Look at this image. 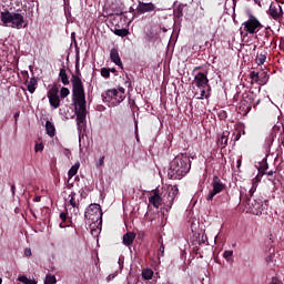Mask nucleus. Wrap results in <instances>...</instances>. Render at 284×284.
<instances>
[{
  "instance_id": "obj_1",
  "label": "nucleus",
  "mask_w": 284,
  "mask_h": 284,
  "mask_svg": "<svg viewBox=\"0 0 284 284\" xmlns=\"http://www.w3.org/2000/svg\"><path fill=\"white\" fill-rule=\"evenodd\" d=\"M192 168L190 155L187 153L178 154L172 161L169 170V176L173 180H180L186 175Z\"/></svg>"
},
{
  "instance_id": "obj_2",
  "label": "nucleus",
  "mask_w": 284,
  "mask_h": 284,
  "mask_svg": "<svg viewBox=\"0 0 284 284\" xmlns=\"http://www.w3.org/2000/svg\"><path fill=\"white\" fill-rule=\"evenodd\" d=\"M0 19L4 27H11L16 29H23L27 27L24 16L21 13L4 10L3 12H0Z\"/></svg>"
},
{
  "instance_id": "obj_3",
  "label": "nucleus",
  "mask_w": 284,
  "mask_h": 284,
  "mask_svg": "<svg viewBox=\"0 0 284 284\" xmlns=\"http://www.w3.org/2000/svg\"><path fill=\"white\" fill-rule=\"evenodd\" d=\"M77 74H72V100L85 98L84 83L81 80V72L79 67H75Z\"/></svg>"
},
{
  "instance_id": "obj_4",
  "label": "nucleus",
  "mask_w": 284,
  "mask_h": 284,
  "mask_svg": "<svg viewBox=\"0 0 284 284\" xmlns=\"http://www.w3.org/2000/svg\"><path fill=\"white\" fill-rule=\"evenodd\" d=\"M178 195L179 187L176 185H169L166 189L163 190L162 196L164 211L170 212Z\"/></svg>"
},
{
  "instance_id": "obj_5",
  "label": "nucleus",
  "mask_w": 284,
  "mask_h": 284,
  "mask_svg": "<svg viewBox=\"0 0 284 284\" xmlns=\"http://www.w3.org/2000/svg\"><path fill=\"white\" fill-rule=\"evenodd\" d=\"M246 202L253 215L258 216V215H262L263 212L267 211V206H268L267 199H265L264 201L261 197H256L252 200L251 197H248V195H246Z\"/></svg>"
},
{
  "instance_id": "obj_6",
  "label": "nucleus",
  "mask_w": 284,
  "mask_h": 284,
  "mask_svg": "<svg viewBox=\"0 0 284 284\" xmlns=\"http://www.w3.org/2000/svg\"><path fill=\"white\" fill-rule=\"evenodd\" d=\"M102 210L100 204H90L85 211L84 217L92 224H102Z\"/></svg>"
},
{
  "instance_id": "obj_7",
  "label": "nucleus",
  "mask_w": 284,
  "mask_h": 284,
  "mask_svg": "<svg viewBox=\"0 0 284 284\" xmlns=\"http://www.w3.org/2000/svg\"><path fill=\"white\" fill-rule=\"evenodd\" d=\"M211 185H212V190L206 197L207 201H213L216 194H220L225 190V184H223V181L217 175L213 176Z\"/></svg>"
},
{
  "instance_id": "obj_8",
  "label": "nucleus",
  "mask_w": 284,
  "mask_h": 284,
  "mask_svg": "<svg viewBox=\"0 0 284 284\" xmlns=\"http://www.w3.org/2000/svg\"><path fill=\"white\" fill-rule=\"evenodd\" d=\"M244 27V31L250 34L257 33L261 28H263V24L261 21H258L254 16H251L247 21L242 23Z\"/></svg>"
},
{
  "instance_id": "obj_9",
  "label": "nucleus",
  "mask_w": 284,
  "mask_h": 284,
  "mask_svg": "<svg viewBox=\"0 0 284 284\" xmlns=\"http://www.w3.org/2000/svg\"><path fill=\"white\" fill-rule=\"evenodd\" d=\"M282 129H283V131L281 132ZM277 134H278V136H277ZM276 138H277V142L284 143V124H282V123L275 124L272 128V132H271L268 141L271 143H274L276 141Z\"/></svg>"
},
{
  "instance_id": "obj_10",
  "label": "nucleus",
  "mask_w": 284,
  "mask_h": 284,
  "mask_svg": "<svg viewBox=\"0 0 284 284\" xmlns=\"http://www.w3.org/2000/svg\"><path fill=\"white\" fill-rule=\"evenodd\" d=\"M268 16H271V18L274 20L283 19V8L280 4V2H277V1L271 2Z\"/></svg>"
},
{
  "instance_id": "obj_11",
  "label": "nucleus",
  "mask_w": 284,
  "mask_h": 284,
  "mask_svg": "<svg viewBox=\"0 0 284 284\" xmlns=\"http://www.w3.org/2000/svg\"><path fill=\"white\" fill-rule=\"evenodd\" d=\"M209 82L210 81L207 78V72H199L194 77V84L199 89H205L206 87H209V89L211 90Z\"/></svg>"
},
{
  "instance_id": "obj_12",
  "label": "nucleus",
  "mask_w": 284,
  "mask_h": 284,
  "mask_svg": "<svg viewBox=\"0 0 284 284\" xmlns=\"http://www.w3.org/2000/svg\"><path fill=\"white\" fill-rule=\"evenodd\" d=\"M138 7L135 9L138 16L146 14V12H153L156 9V6L153 2H138Z\"/></svg>"
},
{
  "instance_id": "obj_13",
  "label": "nucleus",
  "mask_w": 284,
  "mask_h": 284,
  "mask_svg": "<svg viewBox=\"0 0 284 284\" xmlns=\"http://www.w3.org/2000/svg\"><path fill=\"white\" fill-rule=\"evenodd\" d=\"M149 203L153 207L160 209L163 205V192L160 193L159 190H155L153 195L149 197Z\"/></svg>"
},
{
  "instance_id": "obj_14",
  "label": "nucleus",
  "mask_w": 284,
  "mask_h": 284,
  "mask_svg": "<svg viewBox=\"0 0 284 284\" xmlns=\"http://www.w3.org/2000/svg\"><path fill=\"white\" fill-rule=\"evenodd\" d=\"M254 99L252 97H246L240 102V111L244 115L248 114L252 111Z\"/></svg>"
},
{
  "instance_id": "obj_15",
  "label": "nucleus",
  "mask_w": 284,
  "mask_h": 284,
  "mask_svg": "<svg viewBox=\"0 0 284 284\" xmlns=\"http://www.w3.org/2000/svg\"><path fill=\"white\" fill-rule=\"evenodd\" d=\"M103 97L108 102H111V100H115L116 103L123 102V98H120L121 94L116 89L108 90Z\"/></svg>"
},
{
  "instance_id": "obj_16",
  "label": "nucleus",
  "mask_w": 284,
  "mask_h": 284,
  "mask_svg": "<svg viewBox=\"0 0 284 284\" xmlns=\"http://www.w3.org/2000/svg\"><path fill=\"white\" fill-rule=\"evenodd\" d=\"M74 112L87 113V101L84 98L73 100Z\"/></svg>"
},
{
  "instance_id": "obj_17",
  "label": "nucleus",
  "mask_w": 284,
  "mask_h": 284,
  "mask_svg": "<svg viewBox=\"0 0 284 284\" xmlns=\"http://www.w3.org/2000/svg\"><path fill=\"white\" fill-rule=\"evenodd\" d=\"M77 193L72 192L69 197L70 201H69V205L73 207V214H74V217H78L79 215V207H80V202H79V199H77Z\"/></svg>"
},
{
  "instance_id": "obj_18",
  "label": "nucleus",
  "mask_w": 284,
  "mask_h": 284,
  "mask_svg": "<svg viewBox=\"0 0 284 284\" xmlns=\"http://www.w3.org/2000/svg\"><path fill=\"white\" fill-rule=\"evenodd\" d=\"M110 59L111 62H113L114 64L119 65L120 69H123V62L120 58L119 51L116 48H112L110 51Z\"/></svg>"
},
{
  "instance_id": "obj_19",
  "label": "nucleus",
  "mask_w": 284,
  "mask_h": 284,
  "mask_svg": "<svg viewBox=\"0 0 284 284\" xmlns=\"http://www.w3.org/2000/svg\"><path fill=\"white\" fill-rule=\"evenodd\" d=\"M71 211H72V209H68V206H67L65 212H61L59 214V217L62 221V223H60V227H64L65 224H63V223H67L68 220L70 223V220L73 219V213Z\"/></svg>"
},
{
  "instance_id": "obj_20",
  "label": "nucleus",
  "mask_w": 284,
  "mask_h": 284,
  "mask_svg": "<svg viewBox=\"0 0 284 284\" xmlns=\"http://www.w3.org/2000/svg\"><path fill=\"white\" fill-rule=\"evenodd\" d=\"M242 133L245 134V125L243 124H237L235 128V132H233V135L231 138L232 142H236L241 139Z\"/></svg>"
},
{
  "instance_id": "obj_21",
  "label": "nucleus",
  "mask_w": 284,
  "mask_h": 284,
  "mask_svg": "<svg viewBox=\"0 0 284 284\" xmlns=\"http://www.w3.org/2000/svg\"><path fill=\"white\" fill-rule=\"evenodd\" d=\"M136 237V233L134 232H126L123 237L122 242L125 246H131Z\"/></svg>"
},
{
  "instance_id": "obj_22",
  "label": "nucleus",
  "mask_w": 284,
  "mask_h": 284,
  "mask_svg": "<svg viewBox=\"0 0 284 284\" xmlns=\"http://www.w3.org/2000/svg\"><path fill=\"white\" fill-rule=\"evenodd\" d=\"M59 79L63 83V85H70V77L68 75V72L64 67L60 68Z\"/></svg>"
},
{
  "instance_id": "obj_23",
  "label": "nucleus",
  "mask_w": 284,
  "mask_h": 284,
  "mask_svg": "<svg viewBox=\"0 0 284 284\" xmlns=\"http://www.w3.org/2000/svg\"><path fill=\"white\" fill-rule=\"evenodd\" d=\"M273 30L271 28L265 29L264 31H262V44L263 45H268V42L271 41V38L273 37Z\"/></svg>"
},
{
  "instance_id": "obj_24",
  "label": "nucleus",
  "mask_w": 284,
  "mask_h": 284,
  "mask_svg": "<svg viewBox=\"0 0 284 284\" xmlns=\"http://www.w3.org/2000/svg\"><path fill=\"white\" fill-rule=\"evenodd\" d=\"M184 4H179L175 7V9L173 10V14L175 19H182L184 17Z\"/></svg>"
},
{
  "instance_id": "obj_25",
  "label": "nucleus",
  "mask_w": 284,
  "mask_h": 284,
  "mask_svg": "<svg viewBox=\"0 0 284 284\" xmlns=\"http://www.w3.org/2000/svg\"><path fill=\"white\" fill-rule=\"evenodd\" d=\"M38 87V80L36 77L30 78V81L28 82V91L30 94H33Z\"/></svg>"
},
{
  "instance_id": "obj_26",
  "label": "nucleus",
  "mask_w": 284,
  "mask_h": 284,
  "mask_svg": "<svg viewBox=\"0 0 284 284\" xmlns=\"http://www.w3.org/2000/svg\"><path fill=\"white\" fill-rule=\"evenodd\" d=\"M45 131L50 138L55 136V125L51 123L49 120L45 122Z\"/></svg>"
},
{
  "instance_id": "obj_27",
  "label": "nucleus",
  "mask_w": 284,
  "mask_h": 284,
  "mask_svg": "<svg viewBox=\"0 0 284 284\" xmlns=\"http://www.w3.org/2000/svg\"><path fill=\"white\" fill-rule=\"evenodd\" d=\"M270 77L267 74V71H261L258 72V85H265L267 83Z\"/></svg>"
},
{
  "instance_id": "obj_28",
  "label": "nucleus",
  "mask_w": 284,
  "mask_h": 284,
  "mask_svg": "<svg viewBox=\"0 0 284 284\" xmlns=\"http://www.w3.org/2000/svg\"><path fill=\"white\" fill-rule=\"evenodd\" d=\"M266 60H267V52L266 51H262L261 53H257L255 62L258 65H262V64H264L266 62Z\"/></svg>"
},
{
  "instance_id": "obj_29",
  "label": "nucleus",
  "mask_w": 284,
  "mask_h": 284,
  "mask_svg": "<svg viewBox=\"0 0 284 284\" xmlns=\"http://www.w3.org/2000/svg\"><path fill=\"white\" fill-rule=\"evenodd\" d=\"M49 99V102H50V105L57 110L60 105H61V99L59 95L57 97H50L48 98Z\"/></svg>"
},
{
  "instance_id": "obj_30",
  "label": "nucleus",
  "mask_w": 284,
  "mask_h": 284,
  "mask_svg": "<svg viewBox=\"0 0 284 284\" xmlns=\"http://www.w3.org/2000/svg\"><path fill=\"white\" fill-rule=\"evenodd\" d=\"M158 244L160 245V247L158 248V258H161V256H164V253H165V246L163 244L162 236L158 237Z\"/></svg>"
},
{
  "instance_id": "obj_31",
  "label": "nucleus",
  "mask_w": 284,
  "mask_h": 284,
  "mask_svg": "<svg viewBox=\"0 0 284 284\" xmlns=\"http://www.w3.org/2000/svg\"><path fill=\"white\" fill-rule=\"evenodd\" d=\"M80 162L73 164V166L68 171L69 179L75 176L79 173Z\"/></svg>"
},
{
  "instance_id": "obj_32",
  "label": "nucleus",
  "mask_w": 284,
  "mask_h": 284,
  "mask_svg": "<svg viewBox=\"0 0 284 284\" xmlns=\"http://www.w3.org/2000/svg\"><path fill=\"white\" fill-rule=\"evenodd\" d=\"M154 276V272L152 268H143L142 271V277L146 281L152 280Z\"/></svg>"
},
{
  "instance_id": "obj_33",
  "label": "nucleus",
  "mask_w": 284,
  "mask_h": 284,
  "mask_svg": "<svg viewBox=\"0 0 284 284\" xmlns=\"http://www.w3.org/2000/svg\"><path fill=\"white\" fill-rule=\"evenodd\" d=\"M257 169L260 173L266 174V170L268 169L267 159H263Z\"/></svg>"
},
{
  "instance_id": "obj_34",
  "label": "nucleus",
  "mask_w": 284,
  "mask_h": 284,
  "mask_svg": "<svg viewBox=\"0 0 284 284\" xmlns=\"http://www.w3.org/2000/svg\"><path fill=\"white\" fill-rule=\"evenodd\" d=\"M113 33L118 37L124 38L128 37L130 34V31L128 29H114Z\"/></svg>"
},
{
  "instance_id": "obj_35",
  "label": "nucleus",
  "mask_w": 284,
  "mask_h": 284,
  "mask_svg": "<svg viewBox=\"0 0 284 284\" xmlns=\"http://www.w3.org/2000/svg\"><path fill=\"white\" fill-rule=\"evenodd\" d=\"M59 95V88L57 84H53L51 89L48 91V98H54Z\"/></svg>"
},
{
  "instance_id": "obj_36",
  "label": "nucleus",
  "mask_w": 284,
  "mask_h": 284,
  "mask_svg": "<svg viewBox=\"0 0 284 284\" xmlns=\"http://www.w3.org/2000/svg\"><path fill=\"white\" fill-rule=\"evenodd\" d=\"M250 79H251V83H260V72L256 71H252L250 72Z\"/></svg>"
},
{
  "instance_id": "obj_37",
  "label": "nucleus",
  "mask_w": 284,
  "mask_h": 284,
  "mask_svg": "<svg viewBox=\"0 0 284 284\" xmlns=\"http://www.w3.org/2000/svg\"><path fill=\"white\" fill-rule=\"evenodd\" d=\"M78 124H82L85 122L87 113L75 112Z\"/></svg>"
},
{
  "instance_id": "obj_38",
  "label": "nucleus",
  "mask_w": 284,
  "mask_h": 284,
  "mask_svg": "<svg viewBox=\"0 0 284 284\" xmlns=\"http://www.w3.org/2000/svg\"><path fill=\"white\" fill-rule=\"evenodd\" d=\"M230 132L225 131L221 134L217 142L220 143H229Z\"/></svg>"
},
{
  "instance_id": "obj_39",
  "label": "nucleus",
  "mask_w": 284,
  "mask_h": 284,
  "mask_svg": "<svg viewBox=\"0 0 284 284\" xmlns=\"http://www.w3.org/2000/svg\"><path fill=\"white\" fill-rule=\"evenodd\" d=\"M57 277L55 275L48 274L44 278V284H55Z\"/></svg>"
},
{
  "instance_id": "obj_40",
  "label": "nucleus",
  "mask_w": 284,
  "mask_h": 284,
  "mask_svg": "<svg viewBox=\"0 0 284 284\" xmlns=\"http://www.w3.org/2000/svg\"><path fill=\"white\" fill-rule=\"evenodd\" d=\"M19 281L24 284H37V282L34 280H29V277L26 275L20 276Z\"/></svg>"
},
{
  "instance_id": "obj_41",
  "label": "nucleus",
  "mask_w": 284,
  "mask_h": 284,
  "mask_svg": "<svg viewBox=\"0 0 284 284\" xmlns=\"http://www.w3.org/2000/svg\"><path fill=\"white\" fill-rule=\"evenodd\" d=\"M257 186L258 185L256 184V182H252V187L248 190V194H247L248 199L253 197V194L256 192Z\"/></svg>"
},
{
  "instance_id": "obj_42",
  "label": "nucleus",
  "mask_w": 284,
  "mask_h": 284,
  "mask_svg": "<svg viewBox=\"0 0 284 284\" xmlns=\"http://www.w3.org/2000/svg\"><path fill=\"white\" fill-rule=\"evenodd\" d=\"M111 68H102L101 69V77L104 79L110 78Z\"/></svg>"
},
{
  "instance_id": "obj_43",
  "label": "nucleus",
  "mask_w": 284,
  "mask_h": 284,
  "mask_svg": "<svg viewBox=\"0 0 284 284\" xmlns=\"http://www.w3.org/2000/svg\"><path fill=\"white\" fill-rule=\"evenodd\" d=\"M70 95V89H68V88H62L61 90H60V98L61 99H65V98H68Z\"/></svg>"
},
{
  "instance_id": "obj_44",
  "label": "nucleus",
  "mask_w": 284,
  "mask_h": 284,
  "mask_svg": "<svg viewBox=\"0 0 284 284\" xmlns=\"http://www.w3.org/2000/svg\"><path fill=\"white\" fill-rule=\"evenodd\" d=\"M268 252L271 253V255H268V256L266 257V262H267V263H268V262H273V258H274V255H275V247H273V245H271Z\"/></svg>"
},
{
  "instance_id": "obj_45",
  "label": "nucleus",
  "mask_w": 284,
  "mask_h": 284,
  "mask_svg": "<svg viewBox=\"0 0 284 284\" xmlns=\"http://www.w3.org/2000/svg\"><path fill=\"white\" fill-rule=\"evenodd\" d=\"M227 112L225 110H220L219 113H217V119L221 120V121H224L227 119Z\"/></svg>"
},
{
  "instance_id": "obj_46",
  "label": "nucleus",
  "mask_w": 284,
  "mask_h": 284,
  "mask_svg": "<svg viewBox=\"0 0 284 284\" xmlns=\"http://www.w3.org/2000/svg\"><path fill=\"white\" fill-rule=\"evenodd\" d=\"M268 48H275L276 47V41H275V33H272V37L270 38V42L267 44Z\"/></svg>"
},
{
  "instance_id": "obj_47",
  "label": "nucleus",
  "mask_w": 284,
  "mask_h": 284,
  "mask_svg": "<svg viewBox=\"0 0 284 284\" xmlns=\"http://www.w3.org/2000/svg\"><path fill=\"white\" fill-rule=\"evenodd\" d=\"M233 254H234L233 251H231V250H225L223 256H224V258H225L226 261H230V258L232 257Z\"/></svg>"
},
{
  "instance_id": "obj_48",
  "label": "nucleus",
  "mask_w": 284,
  "mask_h": 284,
  "mask_svg": "<svg viewBox=\"0 0 284 284\" xmlns=\"http://www.w3.org/2000/svg\"><path fill=\"white\" fill-rule=\"evenodd\" d=\"M43 149H44L43 143H36V146H34L36 152H41L43 151Z\"/></svg>"
},
{
  "instance_id": "obj_49",
  "label": "nucleus",
  "mask_w": 284,
  "mask_h": 284,
  "mask_svg": "<svg viewBox=\"0 0 284 284\" xmlns=\"http://www.w3.org/2000/svg\"><path fill=\"white\" fill-rule=\"evenodd\" d=\"M119 94H120V99L124 100L125 99V90L123 88H119Z\"/></svg>"
},
{
  "instance_id": "obj_50",
  "label": "nucleus",
  "mask_w": 284,
  "mask_h": 284,
  "mask_svg": "<svg viewBox=\"0 0 284 284\" xmlns=\"http://www.w3.org/2000/svg\"><path fill=\"white\" fill-rule=\"evenodd\" d=\"M210 97V93L206 94V90L202 89L201 97L199 99L203 100L204 98L207 99Z\"/></svg>"
},
{
  "instance_id": "obj_51",
  "label": "nucleus",
  "mask_w": 284,
  "mask_h": 284,
  "mask_svg": "<svg viewBox=\"0 0 284 284\" xmlns=\"http://www.w3.org/2000/svg\"><path fill=\"white\" fill-rule=\"evenodd\" d=\"M280 283H281V281L277 276L272 277L271 284H280Z\"/></svg>"
},
{
  "instance_id": "obj_52",
  "label": "nucleus",
  "mask_w": 284,
  "mask_h": 284,
  "mask_svg": "<svg viewBox=\"0 0 284 284\" xmlns=\"http://www.w3.org/2000/svg\"><path fill=\"white\" fill-rule=\"evenodd\" d=\"M104 160H105V155H102V156L99 159L98 166H103Z\"/></svg>"
},
{
  "instance_id": "obj_53",
  "label": "nucleus",
  "mask_w": 284,
  "mask_h": 284,
  "mask_svg": "<svg viewBox=\"0 0 284 284\" xmlns=\"http://www.w3.org/2000/svg\"><path fill=\"white\" fill-rule=\"evenodd\" d=\"M207 242V236H205V235H202V239L201 240H199V244L201 245V244H205Z\"/></svg>"
},
{
  "instance_id": "obj_54",
  "label": "nucleus",
  "mask_w": 284,
  "mask_h": 284,
  "mask_svg": "<svg viewBox=\"0 0 284 284\" xmlns=\"http://www.w3.org/2000/svg\"><path fill=\"white\" fill-rule=\"evenodd\" d=\"M260 182H261V176H260V175H256V176L253 179V183H255V185H258Z\"/></svg>"
},
{
  "instance_id": "obj_55",
  "label": "nucleus",
  "mask_w": 284,
  "mask_h": 284,
  "mask_svg": "<svg viewBox=\"0 0 284 284\" xmlns=\"http://www.w3.org/2000/svg\"><path fill=\"white\" fill-rule=\"evenodd\" d=\"M24 254H26L27 256H32V250H31V248H26V250H24Z\"/></svg>"
},
{
  "instance_id": "obj_56",
  "label": "nucleus",
  "mask_w": 284,
  "mask_h": 284,
  "mask_svg": "<svg viewBox=\"0 0 284 284\" xmlns=\"http://www.w3.org/2000/svg\"><path fill=\"white\" fill-rule=\"evenodd\" d=\"M16 191H17L16 184L11 185V192H12L13 197L16 195Z\"/></svg>"
},
{
  "instance_id": "obj_57",
  "label": "nucleus",
  "mask_w": 284,
  "mask_h": 284,
  "mask_svg": "<svg viewBox=\"0 0 284 284\" xmlns=\"http://www.w3.org/2000/svg\"><path fill=\"white\" fill-rule=\"evenodd\" d=\"M33 202H41V196L40 195L34 196Z\"/></svg>"
},
{
  "instance_id": "obj_58",
  "label": "nucleus",
  "mask_w": 284,
  "mask_h": 284,
  "mask_svg": "<svg viewBox=\"0 0 284 284\" xmlns=\"http://www.w3.org/2000/svg\"><path fill=\"white\" fill-rule=\"evenodd\" d=\"M265 174L268 175V176H273L275 174V171L271 170L268 172H265Z\"/></svg>"
},
{
  "instance_id": "obj_59",
  "label": "nucleus",
  "mask_w": 284,
  "mask_h": 284,
  "mask_svg": "<svg viewBox=\"0 0 284 284\" xmlns=\"http://www.w3.org/2000/svg\"><path fill=\"white\" fill-rule=\"evenodd\" d=\"M115 14H116V16H121V14H123V11H122L121 9H118V10L115 11Z\"/></svg>"
},
{
  "instance_id": "obj_60",
  "label": "nucleus",
  "mask_w": 284,
  "mask_h": 284,
  "mask_svg": "<svg viewBox=\"0 0 284 284\" xmlns=\"http://www.w3.org/2000/svg\"><path fill=\"white\" fill-rule=\"evenodd\" d=\"M274 243L273 235H270L268 244L272 245Z\"/></svg>"
},
{
  "instance_id": "obj_61",
  "label": "nucleus",
  "mask_w": 284,
  "mask_h": 284,
  "mask_svg": "<svg viewBox=\"0 0 284 284\" xmlns=\"http://www.w3.org/2000/svg\"><path fill=\"white\" fill-rule=\"evenodd\" d=\"M236 164H237V168L240 169V166L242 165V159H239Z\"/></svg>"
},
{
  "instance_id": "obj_62",
  "label": "nucleus",
  "mask_w": 284,
  "mask_h": 284,
  "mask_svg": "<svg viewBox=\"0 0 284 284\" xmlns=\"http://www.w3.org/2000/svg\"><path fill=\"white\" fill-rule=\"evenodd\" d=\"M114 277H115V275L110 274V275L108 276V281H112Z\"/></svg>"
},
{
  "instance_id": "obj_63",
  "label": "nucleus",
  "mask_w": 284,
  "mask_h": 284,
  "mask_svg": "<svg viewBox=\"0 0 284 284\" xmlns=\"http://www.w3.org/2000/svg\"><path fill=\"white\" fill-rule=\"evenodd\" d=\"M240 34H241L242 38L247 37V33H245L244 31H241Z\"/></svg>"
},
{
  "instance_id": "obj_64",
  "label": "nucleus",
  "mask_w": 284,
  "mask_h": 284,
  "mask_svg": "<svg viewBox=\"0 0 284 284\" xmlns=\"http://www.w3.org/2000/svg\"><path fill=\"white\" fill-rule=\"evenodd\" d=\"M19 115H20V113H14V121L16 122L18 121Z\"/></svg>"
}]
</instances>
